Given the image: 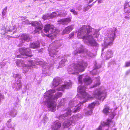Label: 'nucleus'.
Here are the masks:
<instances>
[{"mask_svg": "<svg viewBox=\"0 0 130 130\" xmlns=\"http://www.w3.org/2000/svg\"><path fill=\"white\" fill-rule=\"evenodd\" d=\"M86 87L83 86V85H80L77 88V91L79 93L77 94V96L79 97V98L80 99H85V100L82 102H80L78 105H77V102L76 98H74L73 99L70 101L69 103V107L66 109H64L63 111L66 110V112L68 113V114L70 115L71 114V112H76L80 111L82 106L83 103L86 102L88 100L92 99L93 97L91 95L87 94L85 91Z\"/></svg>", "mask_w": 130, "mask_h": 130, "instance_id": "f257e3e1", "label": "nucleus"}, {"mask_svg": "<svg viewBox=\"0 0 130 130\" xmlns=\"http://www.w3.org/2000/svg\"><path fill=\"white\" fill-rule=\"evenodd\" d=\"M91 32L96 38H97L99 35V30H95L89 25H84L80 28L78 31L77 36L78 38H82L84 42L92 46L98 47V44L94 40L91 35L87 36Z\"/></svg>", "mask_w": 130, "mask_h": 130, "instance_id": "f03ea898", "label": "nucleus"}, {"mask_svg": "<svg viewBox=\"0 0 130 130\" xmlns=\"http://www.w3.org/2000/svg\"><path fill=\"white\" fill-rule=\"evenodd\" d=\"M55 91V89L49 90L47 91L44 95V98L46 99V103L49 110L53 112L55 111L56 110V101L57 99L62 95L61 92H58L53 95L52 94Z\"/></svg>", "mask_w": 130, "mask_h": 130, "instance_id": "7ed1b4c3", "label": "nucleus"}, {"mask_svg": "<svg viewBox=\"0 0 130 130\" xmlns=\"http://www.w3.org/2000/svg\"><path fill=\"white\" fill-rule=\"evenodd\" d=\"M87 65L85 62L81 60L77 62V64H72L70 66L68 70V72L74 75H77L79 72L84 71L85 68Z\"/></svg>", "mask_w": 130, "mask_h": 130, "instance_id": "20e7f679", "label": "nucleus"}, {"mask_svg": "<svg viewBox=\"0 0 130 130\" xmlns=\"http://www.w3.org/2000/svg\"><path fill=\"white\" fill-rule=\"evenodd\" d=\"M68 113L66 112V113L62 115L59 117V119L60 120H64L63 123V126L64 128L68 127L72 124L73 125H74L75 122L78 120L79 117L77 115H74L72 117L70 118L69 119H68V116H70V115L68 114Z\"/></svg>", "mask_w": 130, "mask_h": 130, "instance_id": "39448f33", "label": "nucleus"}, {"mask_svg": "<svg viewBox=\"0 0 130 130\" xmlns=\"http://www.w3.org/2000/svg\"><path fill=\"white\" fill-rule=\"evenodd\" d=\"M117 30L116 28L113 27L110 29V32L107 37L105 38L104 43L102 44L104 48H102V51H104V49L107 47L108 46H110L112 44V42L115 38V31Z\"/></svg>", "mask_w": 130, "mask_h": 130, "instance_id": "423d86ee", "label": "nucleus"}, {"mask_svg": "<svg viewBox=\"0 0 130 130\" xmlns=\"http://www.w3.org/2000/svg\"><path fill=\"white\" fill-rule=\"evenodd\" d=\"M76 46V49L73 52V54L78 55V54L81 53L82 57L85 56L86 55L91 57H92L94 56V54L92 53L87 50L85 49L83 46L80 43L77 44Z\"/></svg>", "mask_w": 130, "mask_h": 130, "instance_id": "0eeeda50", "label": "nucleus"}, {"mask_svg": "<svg viewBox=\"0 0 130 130\" xmlns=\"http://www.w3.org/2000/svg\"><path fill=\"white\" fill-rule=\"evenodd\" d=\"M44 29L45 32H48V33L45 34V36L50 38L52 40L53 39L59 32L58 30L54 29L53 25L49 24H47L45 25L44 27Z\"/></svg>", "mask_w": 130, "mask_h": 130, "instance_id": "6e6552de", "label": "nucleus"}, {"mask_svg": "<svg viewBox=\"0 0 130 130\" xmlns=\"http://www.w3.org/2000/svg\"><path fill=\"white\" fill-rule=\"evenodd\" d=\"M103 87L96 90L94 92V96L100 100L103 101L105 98L106 92Z\"/></svg>", "mask_w": 130, "mask_h": 130, "instance_id": "1a4fd4ad", "label": "nucleus"}, {"mask_svg": "<svg viewBox=\"0 0 130 130\" xmlns=\"http://www.w3.org/2000/svg\"><path fill=\"white\" fill-rule=\"evenodd\" d=\"M42 65V74L44 75L43 76H49L51 74L53 67V65H47L45 63L44 64L41 61V65Z\"/></svg>", "mask_w": 130, "mask_h": 130, "instance_id": "9d476101", "label": "nucleus"}, {"mask_svg": "<svg viewBox=\"0 0 130 130\" xmlns=\"http://www.w3.org/2000/svg\"><path fill=\"white\" fill-rule=\"evenodd\" d=\"M111 111L109 109L108 107L106 106L103 110V113L107 115L108 113H110L109 117L110 119H107V122H103V123H101V124L103 125H109L110 123H112L111 121V119H113L115 114L113 112L110 113V112Z\"/></svg>", "mask_w": 130, "mask_h": 130, "instance_id": "9b49d317", "label": "nucleus"}, {"mask_svg": "<svg viewBox=\"0 0 130 130\" xmlns=\"http://www.w3.org/2000/svg\"><path fill=\"white\" fill-rule=\"evenodd\" d=\"M58 41H56L50 45V47L48 48V51L50 55L51 56L55 57L56 55L57 54V53L58 52V51L55 49H57L58 48V46H59L58 44Z\"/></svg>", "mask_w": 130, "mask_h": 130, "instance_id": "f8f14e48", "label": "nucleus"}, {"mask_svg": "<svg viewBox=\"0 0 130 130\" xmlns=\"http://www.w3.org/2000/svg\"><path fill=\"white\" fill-rule=\"evenodd\" d=\"M78 82L79 84H84L88 85L91 84L92 82L91 78L89 77H85L84 75H80L78 78Z\"/></svg>", "mask_w": 130, "mask_h": 130, "instance_id": "ddd939ff", "label": "nucleus"}, {"mask_svg": "<svg viewBox=\"0 0 130 130\" xmlns=\"http://www.w3.org/2000/svg\"><path fill=\"white\" fill-rule=\"evenodd\" d=\"M99 103L93 102L89 105L87 109H84L85 115V116H88L91 115L92 113V111L95 105H99Z\"/></svg>", "mask_w": 130, "mask_h": 130, "instance_id": "4468645a", "label": "nucleus"}, {"mask_svg": "<svg viewBox=\"0 0 130 130\" xmlns=\"http://www.w3.org/2000/svg\"><path fill=\"white\" fill-rule=\"evenodd\" d=\"M19 51L20 54L22 55L31 57L32 56L31 54V50L29 48L25 47H21L19 49Z\"/></svg>", "mask_w": 130, "mask_h": 130, "instance_id": "2eb2a0df", "label": "nucleus"}, {"mask_svg": "<svg viewBox=\"0 0 130 130\" xmlns=\"http://www.w3.org/2000/svg\"><path fill=\"white\" fill-rule=\"evenodd\" d=\"M67 13H64V14H59L58 12H53L51 14H47L44 15L42 17V18L44 20L49 18H52L56 17L57 16H59L60 17H64Z\"/></svg>", "mask_w": 130, "mask_h": 130, "instance_id": "dca6fc26", "label": "nucleus"}, {"mask_svg": "<svg viewBox=\"0 0 130 130\" xmlns=\"http://www.w3.org/2000/svg\"><path fill=\"white\" fill-rule=\"evenodd\" d=\"M71 86V83L70 81L68 82H65L64 84L59 86L56 89L58 91H64L65 89H68L70 88Z\"/></svg>", "mask_w": 130, "mask_h": 130, "instance_id": "f3484780", "label": "nucleus"}, {"mask_svg": "<svg viewBox=\"0 0 130 130\" xmlns=\"http://www.w3.org/2000/svg\"><path fill=\"white\" fill-rule=\"evenodd\" d=\"M61 126L60 122L58 121L57 120L53 123L51 127L53 130H58L61 127Z\"/></svg>", "mask_w": 130, "mask_h": 130, "instance_id": "a211bd4d", "label": "nucleus"}, {"mask_svg": "<svg viewBox=\"0 0 130 130\" xmlns=\"http://www.w3.org/2000/svg\"><path fill=\"white\" fill-rule=\"evenodd\" d=\"M71 20L70 18H68L65 19H61L58 21V24L63 25H67L70 22Z\"/></svg>", "mask_w": 130, "mask_h": 130, "instance_id": "6ab92c4d", "label": "nucleus"}, {"mask_svg": "<svg viewBox=\"0 0 130 130\" xmlns=\"http://www.w3.org/2000/svg\"><path fill=\"white\" fill-rule=\"evenodd\" d=\"M30 38L28 35L25 34L22 35L21 36V38L20 39V41L21 43H24L25 41H28Z\"/></svg>", "mask_w": 130, "mask_h": 130, "instance_id": "aec40b11", "label": "nucleus"}, {"mask_svg": "<svg viewBox=\"0 0 130 130\" xmlns=\"http://www.w3.org/2000/svg\"><path fill=\"white\" fill-rule=\"evenodd\" d=\"M73 25H71L66 27L62 32V34L64 35L69 33L73 29Z\"/></svg>", "mask_w": 130, "mask_h": 130, "instance_id": "412c9836", "label": "nucleus"}, {"mask_svg": "<svg viewBox=\"0 0 130 130\" xmlns=\"http://www.w3.org/2000/svg\"><path fill=\"white\" fill-rule=\"evenodd\" d=\"M61 83V80L59 78H56L54 79L52 83L53 87H56Z\"/></svg>", "mask_w": 130, "mask_h": 130, "instance_id": "4be33fe9", "label": "nucleus"}, {"mask_svg": "<svg viewBox=\"0 0 130 130\" xmlns=\"http://www.w3.org/2000/svg\"><path fill=\"white\" fill-rule=\"evenodd\" d=\"M113 56V52L111 50H108L105 54V57L106 59H108L111 57Z\"/></svg>", "mask_w": 130, "mask_h": 130, "instance_id": "5701e85b", "label": "nucleus"}, {"mask_svg": "<svg viewBox=\"0 0 130 130\" xmlns=\"http://www.w3.org/2000/svg\"><path fill=\"white\" fill-rule=\"evenodd\" d=\"M67 101L66 99L63 98L59 101L58 105L57 106V107L59 108L61 106H64L65 104Z\"/></svg>", "mask_w": 130, "mask_h": 130, "instance_id": "b1692460", "label": "nucleus"}, {"mask_svg": "<svg viewBox=\"0 0 130 130\" xmlns=\"http://www.w3.org/2000/svg\"><path fill=\"white\" fill-rule=\"evenodd\" d=\"M101 65L98 66L96 64L95 66V68L91 72V73L93 75H96L97 73V72L96 69H98L101 67Z\"/></svg>", "mask_w": 130, "mask_h": 130, "instance_id": "393cba45", "label": "nucleus"}, {"mask_svg": "<svg viewBox=\"0 0 130 130\" xmlns=\"http://www.w3.org/2000/svg\"><path fill=\"white\" fill-rule=\"evenodd\" d=\"M18 82V83H15V86L14 88L17 90H18L21 88L22 87V83L21 80H19Z\"/></svg>", "mask_w": 130, "mask_h": 130, "instance_id": "a878e982", "label": "nucleus"}, {"mask_svg": "<svg viewBox=\"0 0 130 130\" xmlns=\"http://www.w3.org/2000/svg\"><path fill=\"white\" fill-rule=\"evenodd\" d=\"M67 60L66 59H63L59 63V66L57 69L62 67L65 66V63L66 62Z\"/></svg>", "mask_w": 130, "mask_h": 130, "instance_id": "bb28decb", "label": "nucleus"}, {"mask_svg": "<svg viewBox=\"0 0 130 130\" xmlns=\"http://www.w3.org/2000/svg\"><path fill=\"white\" fill-rule=\"evenodd\" d=\"M95 82L94 84L91 86V88H92L96 87L100 84V80L99 77H98L96 78L95 79Z\"/></svg>", "mask_w": 130, "mask_h": 130, "instance_id": "cd10ccee", "label": "nucleus"}, {"mask_svg": "<svg viewBox=\"0 0 130 130\" xmlns=\"http://www.w3.org/2000/svg\"><path fill=\"white\" fill-rule=\"evenodd\" d=\"M124 11L125 13H130V6L129 4L125 5Z\"/></svg>", "mask_w": 130, "mask_h": 130, "instance_id": "c85d7f7f", "label": "nucleus"}, {"mask_svg": "<svg viewBox=\"0 0 130 130\" xmlns=\"http://www.w3.org/2000/svg\"><path fill=\"white\" fill-rule=\"evenodd\" d=\"M40 44L36 43H32L30 45V47L33 48H38Z\"/></svg>", "mask_w": 130, "mask_h": 130, "instance_id": "c756f323", "label": "nucleus"}, {"mask_svg": "<svg viewBox=\"0 0 130 130\" xmlns=\"http://www.w3.org/2000/svg\"><path fill=\"white\" fill-rule=\"evenodd\" d=\"M14 76L15 78H18L19 79H20L21 78V76L20 74H16L14 75Z\"/></svg>", "mask_w": 130, "mask_h": 130, "instance_id": "7c9ffc66", "label": "nucleus"}, {"mask_svg": "<svg viewBox=\"0 0 130 130\" xmlns=\"http://www.w3.org/2000/svg\"><path fill=\"white\" fill-rule=\"evenodd\" d=\"M89 6H88L86 7H85L84 8L83 11L84 12H85L86 11H87L88 9H90Z\"/></svg>", "mask_w": 130, "mask_h": 130, "instance_id": "2f4dec72", "label": "nucleus"}, {"mask_svg": "<svg viewBox=\"0 0 130 130\" xmlns=\"http://www.w3.org/2000/svg\"><path fill=\"white\" fill-rule=\"evenodd\" d=\"M74 32H72L69 35V39H71L74 37Z\"/></svg>", "mask_w": 130, "mask_h": 130, "instance_id": "473e14b6", "label": "nucleus"}, {"mask_svg": "<svg viewBox=\"0 0 130 130\" xmlns=\"http://www.w3.org/2000/svg\"><path fill=\"white\" fill-rule=\"evenodd\" d=\"M70 11L73 13V14L74 15H77L78 14V12H77L76 11L74 10L73 9H71L70 10Z\"/></svg>", "mask_w": 130, "mask_h": 130, "instance_id": "72a5a7b5", "label": "nucleus"}, {"mask_svg": "<svg viewBox=\"0 0 130 130\" xmlns=\"http://www.w3.org/2000/svg\"><path fill=\"white\" fill-rule=\"evenodd\" d=\"M130 66V61L126 62L125 63V67H128Z\"/></svg>", "mask_w": 130, "mask_h": 130, "instance_id": "f704fd0d", "label": "nucleus"}, {"mask_svg": "<svg viewBox=\"0 0 130 130\" xmlns=\"http://www.w3.org/2000/svg\"><path fill=\"white\" fill-rule=\"evenodd\" d=\"M125 18L126 19L129 20L130 19V14L125 16Z\"/></svg>", "mask_w": 130, "mask_h": 130, "instance_id": "c9c22d12", "label": "nucleus"}, {"mask_svg": "<svg viewBox=\"0 0 130 130\" xmlns=\"http://www.w3.org/2000/svg\"><path fill=\"white\" fill-rule=\"evenodd\" d=\"M70 54H66L64 56V57L65 58L68 57L70 56Z\"/></svg>", "mask_w": 130, "mask_h": 130, "instance_id": "e433bc0d", "label": "nucleus"}, {"mask_svg": "<svg viewBox=\"0 0 130 130\" xmlns=\"http://www.w3.org/2000/svg\"><path fill=\"white\" fill-rule=\"evenodd\" d=\"M102 126H100L97 129V130H102Z\"/></svg>", "mask_w": 130, "mask_h": 130, "instance_id": "4c0bfd02", "label": "nucleus"}, {"mask_svg": "<svg viewBox=\"0 0 130 130\" xmlns=\"http://www.w3.org/2000/svg\"><path fill=\"white\" fill-rule=\"evenodd\" d=\"M102 0H98V3H101L102 2Z\"/></svg>", "mask_w": 130, "mask_h": 130, "instance_id": "58836bf2", "label": "nucleus"}, {"mask_svg": "<svg viewBox=\"0 0 130 130\" xmlns=\"http://www.w3.org/2000/svg\"><path fill=\"white\" fill-rule=\"evenodd\" d=\"M93 0H90L89 2V4H90L91 2H92Z\"/></svg>", "mask_w": 130, "mask_h": 130, "instance_id": "ea45409f", "label": "nucleus"}, {"mask_svg": "<svg viewBox=\"0 0 130 130\" xmlns=\"http://www.w3.org/2000/svg\"><path fill=\"white\" fill-rule=\"evenodd\" d=\"M93 5H92V4H91V5H88L89 6V7L90 8L92 7V6Z\"/></svg>", "mask_w": 130, "mask_h": 130, "instance_id": "a19ab883", "label": "nucleus"}, {"mask_svg": "<svg viewBox=\"0 0 130 130\" xmlns=\"http://www.w3.org/2000/svg\"><path fill=\"white\" fill-rule=\"evenodd\" d=\"M17 57H18V58H20V55H17Z\"/></svg>", "mask_w": 130, "mask_h": 130, "instance_id": "79ce46f5", "label": "nucleus"}, {"mask_svg": "<svg viewBox=\"0 0 130 130\" xmlns=\"http://www.w3.org/2000/svg\"><path fill=\"white\" fill-rule=\"evenodd\" d=\"M35 23L33 22L32 23V25L33 26H35V25L34 24Z\"/></svg>", "mask_w": 130, "mask_h": 130, "instance_id": "37998d69", "label": "nucleus"}, {"mask_svg": "<svg viewBox=\"0 0 130 130\" xmlns=\"http://www.w3.org/2000/svg\"><path fill=\"white\" fill-rule=\"evenodd\" d=\"M96 1H95V2H93L92 3V5H94V4L95 3H96Z\"/></svg>", "mask_w": 130, "mask_h": 130, "instance_id": "c03bdc74", "label": "nucleus"}, {"mask_svg": "<svg viewBox=\"0 0 130 130\" xmlns=\"http://www.w3.org/2000/svg\"><path fill=\"white\" fill-rule=\"evenodd\" d=\"M21 62V61H20V60H18V61H17V62H19H19Z\"/></svg>", "mask_w": 130, "mask_h": 130, "instance_id": "a18cd8bd", "label": "nucleus"}, {"mask_svg": "<svg viewBox=\"0 0 130 130\" xmlns=\"http://www.w3.org/2000/svg\"><path fill=\"white\" fill-rule=\"evenodd\" d=\"M38 28L39 29H41V27H39V28Z\"/></svg>", "mask_w": 130, "mask_h": 130, "instance_id": "49530a36", "label": "nucleus"}, {"mask_svg": "<svg viewBox=\"0 0 130 130\" xmlns=\"http://www.w3.org/2000/svg\"><path fill=\"white\" fill-rule=\"evenodd\" d=\"M2 14L3 15H5V14H3V12H2Z\"/></svg>", "mask_w": 130, "mask_h": 130, "instance_id": "de8ad7c7", "label": "nucleus"}, {"mask_svg": "<svg viewBox=\"0 0 130 130\" xmlns=\"http://www.w3.org/2000/svg\"><path fill=\"white\" fill-rule=\"evenodd\" d=\"M78 10H80L81 9H80L79 8V9H78Z\"/></svg>", "mask_w": 130, "mask_h": 130, "instance_id": "09e8293b", "label": "nucleus"}, {"mask_svg": "<svg viewBox=\"0 0 130 130\" xmlns=\"http://www.w3.org/2000/svg\"><path fill=\"white\" fill-rule=\"evenodd\" d=\"M41 29H42V25H41Z\"/></svg>", "mask_w": 130, "mask_h": 130, "instance_id": "8fccbe9b", "label": "nucleus"}, {"mask_svg": "<svg viewBox=\"0 0 130 130\" xmlns=\"http://www.w3.org/2000/svg\"><path fill=\"white\" fill-rule=\"evenodd\" d=\"M114 130H116V128H115Z\"/></svg>", "mask_w": 130, "mask_h": 130, "instance_id": "3c124183", "label": "nucleus"}, {"mask_svg": "<svg viewBox=\"0 0 130 130\" xmlns=\"http://www.w3.org/2000/svg\"><path fill=\"white\" fill-rule=\"evenodd\" d=\"M42 36H43V34H42Z\"/></svg>", "mask_w": 130, "mask_h": 130, "instance_id": "603ef678", "label": "nucleus"}, {"mask_svg": "<svg viewBox=\"0 0 130 130\" xmlns=\"http://www.w3.org/2000/svg\"><path fill=\"white\" fill-rule=\"evenodd\" d=\"M106 130H108V129H107Z\"/></svg>", "mask_w": 130, "mask_h": 130, "instance_id": "864d4df0", "label": "nucleus"}, {"mask_svg": "<svg viewBox=\"0 0 130 130\" xmlns=\"http://www.w3.org/2000/svg\"><path fill=\"white\" fill-rule=\"evenodd\" d=\"M102 55H101L102 56Z\"/></svg>", "mask_w": 130, "mask_h": 130, "instance_id": "5fc2aeb1", "label": "nucleus"}]
</instances>
